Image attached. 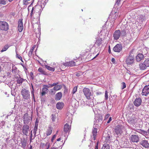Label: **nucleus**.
<instances>
[{"label":"nucleus","mask_w":149,"mask_h":149,"mask_svg":"<svg viewBox=\"0 0 149 149\" xmlns=\"http://www.w3.org/2000/svg\"><path fill=\"white\" fill-rule=\"evenodd\" d=\"M42 10V8L41 6L38 4L32 8L30 13V15L32 16L33 15H34L37 17H39Z\"/></svg>","instance_id":"obj_1"},{"label":"nucleus","mask_w":149,"mask_h":149,"mask_svg":"<svg viewBox=\"0 0 149 149\" xmlns=\"http://www.w3.org/2000/svg\"><path fill=\"white\" fill-rule=\"evenodd\" d=\"M125 127L121 125H118L114 128V132L117 135H121L125 131Z\"/></svg>","instance_id":"obj_2"},{"label":"nucleus","mask_w":149,"mask_h":149,"mask_svg":"<svg viewBox=\"0 0 149 149\" xmlns=\"http://www.w3.org/2000/svg\"><path fill=\"white\" fill-rule=\"evenodd\" d=\"M139 67L140 69L144 70L147 67H149V58L146 59L143 63L139 64Z\"/></svg>","instance_id":"obj_3"},{"label":"nucleus","mask_w":149,"mask_h":149,"mask_svg":"<svg viewBox=\"0 0 149 149\" xmlns=\"http://www.w3.org/2000/svg\"><path fill=\"white\" fill-rule=\"evenodd\" d=\"M21 93L23 99L28 100L29 98L30 92L29 91L25 88H23L22 89Z\"/></svg>","instance_id":"obj_4"},{"label":"nucleus","mask_w":149,"mask_h":149,"mask_svg":"<svg viewBox=\"0 0 149 149\" xmlns=\"http://www.w3.org/2000/svg\"><path fill=\"white\" fill-rule=\"evenodd\" d=\"M134 61V55L130 54L129 56L127 57L125 62L127 65H131L133 64Z\"/></svg>","instance_id":"obj_5"},{"label":"nucleus","mask_w":149,"mask_h":149,"mask_svg":"<svg viewBox=\"0 0 149 149\" xmlns=\"http://www.w3.org/2000/svg\"><path fill=\"white\" fill-rule=\"evenodd\" d=\"M127 120L130 124L135 125L137 123L138 119L136 116L132 115L131 116L128 118Z\"/></svg>","instance_id":"obj_6"},{"label":"nucleus","mask_w":149,"mask_h":149,"mask_svg":"<svg viewBox=\"0 0 149 149\" xmlns=\"http://www.w3.org/2000/svg\"><path fill=\"white\" fill-rule=\"evenodd\" d=\"M9 29L8 23L4 21H0V29L6 31Z\"/></svg>","instance_id":"obj_7"},{"label":"nucleus","mask_w":149,"mask_h":149,"mask_svg":"<svg viewBox=\"0 0 149 149\" xmlns=\"http://www.w3.org/2000/svg\"><path fill=\"white\" fill-rule=\"evenodd\" d=\"M83 92L86 99L90 100L91 98V92L89 89L87 88H84L83 90Z\"/></svg>","instance_id":"obj_8"},{"label":"nucleus","mask_w":149,"mask_h":149,"mask_svg":"<svg viewBox=\"0 0 149 149\" xmlns=\"http://www.w3.org/2000/svg\"><path fill=\"white\" fill-rule=\"evenodd\" d=\"M110 18L111 21L114 22L115 20L118 17V13L117 12H113L112 11L110 15Z\"/></svg>","instance_id":"obj_9"},{"label":"nucleus","mask_w":149,"mask_h":149,"mask_svg":"<svg viewBox=\"0 0 149 149\" xmlns=\"http://www.w3.org/2000/svg\"><path fill=\"white\" fill-rule=\"evenodd\" d=\"M58 84V82L54 83L52 84H49V85L48 87H52L53 86V90L56 91H57L61 89L62 88V86L61 85H57Z\"/></svg>","instance_id":"obj_10"},{"label":"nucleus","mask_w":149,"mask_h":149,"mask_svg":"<svg viewBox=\"0 0 149 149\" xmlns=\"http://www.w3.org/2000/svg\"><path fill=\"white\" fill-rule=\"evenodd\" d=\"M72 122V120L70 119L68 123H67L64 125V131L66 133H67L70 131L71 126V124Z\"/></svg>","instance_id":"obj_11"},{"label":"nucleus","mask_w":149,"mask_h":149,"mask_svg":"<svg viewBox=\"0 0 149 149\" xmlns=\"http://www.w3.org/2000/svg\"><path fill=\"white\" fill-rule=\"evenodd\" d=\"M123 47L122 45L121 44H117L115 46H114L113 48V51L119 53L122 50Z\"/></svg>","instance_id":"obj_12"},{"label":"nucleus","mask_w":149,"mask_h":149,"mask_svg":"<svg viewBox=\"0 0 149 149\" xmlns=\"http://www.w3.org/2000/svg\"><path fill=\"white\" fill-rule=\"evenodd\" d=\"M149 94V85L146 86L142 90L141 94L142 95L147 96Z\"/></svg>","instance_id":"obj_13"},{"label":"nucleus","mask_w":149,"mask_h":149,"mask_svg":"<svg viewBox=\"0 0 149 149\" xmlns=\"http://www.w3.org/2000/svg\"><path fill=\"white\" fill-rule=\"evenodd\" d=\"M18 24V30L19 32H21L22 31L23 28L22 19H19V20Z\"/></svg>","instance_id":"obj_14"},{"label":"nucleus","mask_w":149,"mask_h":149,"mask_svg":"<svg viewBox=\"0 0 149 149\" xmlns=\"http://www.w3.org/2000/svg\"><path fill=\"white\" fill-rule=\"evenodd\" d=\"M63 65L65 66L73 67L76 66V62L73 61H71L65 63H63Z\"/></svg>","instance_id":"obj_15"},{"label":"nucleus","mask_w":149,"mask_h":149,"mask_svg":"<svg viewBox=\"0 0 149 149\" xmlns=\"http://www.w3.org/2000/svg\"><path fill=\"white\" fill-rule=\"evenodd\" d=\"M50 147V143L48 142H42L40 143V148L42 149H48Z\"/></svg>","instance_id":"obj_16"},{"label":"nucleus","mask_w":149,"mask_h":149,"mask_svg":"<svg viewBox=\"0 0 149 149\" xmlns=\"http://www.w3.org/2000/svg\"><path fill=\"white\" fill-rule=\"evenodd\" d=\"M121 32L120 30H116L113 34L114 39L115 40H117L120 37Z\"/></svg>","instance_id":"obj_17"},{"label":"nucleus","mask_w":149,"mask_h":149,"mask_svg":"<svg viewBox=\"0 0 149 149\" xmlns=\"http://www.w3.org/2000/svg\"><path fill=\"white\" fill-rule=\"evenodd\" d=\"M142 102V100L141 98H137L134 101L133 103L135 106L138 107L141 105Z\"/></svg>","instance_id":"obj_18"},{"label":"nucleus","mask_w":149,"mask_h":149,"mask_svg":"<svg viewBox=\"0 0 149 149\" xmlns=\"http://www.w3.org/2000/svg\"><path fill=\"white\" fill-rule=\"evenodd\" d=\"M29 127V126L27 125H24L23 126L22 128V132L24 135L26 136L27 135Z\"/></svg>","instance_id":"obj_19"},{"label":"nucleus","mask_w":149,"mask_h":149,"mask_svg":"<svg viewBox=\"0 0 149 149\" xmlns=\"http://www.w3.org/2000/svg\"><path fill=\"white\" fill-rule=\"evenodd\" d=\"M130 140L132 142H137L139 141V138L137 135H133L131 136Z\"/></svg>","instance_id":"obj_20"},{"label":"nucleus","mask_w":149,"mask_h":149,"mask_svg":"<svg viewBox=\"0 0 149 149\" xmlns=\"http://www.w3.org/2000/svg\"><path fill=\"white\" fill-rule=\"evenodd\" d=\"M30 117L28 114H25L23 116L24 123L25 124H28L30 122Z\"/></svg>","instance_id":"obj_21"},{"label":"nucleus","mask_w":149,"mask_h":149,"mask_svg":"<svg viewBox=\"0 0 149 149\" xmlns=\"http://www.w3.org/2000/svg\"><path fill=\"white\" fill-rule=\"evenodd\" d=\"M144 56L142 54H139L136 57V60L137 61H140L142 60Z\"/></svg>","instance_id":"obj_22"},{"label":"nucleus","mask_w":149,"mask_h":149,"mask_svg":"<svg viewBox=\"0 0 149 149\" xmlns=\"http://www.w3.org/2000/svg\"><path fill=\"white\" fill-rule=\"evenodd\" d=\"M52 132V128L50 126L48 127L46 131V134L47 136L51 134Z\"/></svg>","instance_id":"obj_23"},{"label":"nucleus","mask_w":149,"mask_h":149,"mask_svg":"<svg viewBox=\"0 0 149 149\" xmlns=\"http://www.w3.org/2000/svg\"><path fill=\"white\" fill-rule=\"evenodd\" d=\"M141 144L145 148H148L149 147V144L148 143V141L146 140H143L141 141Z\"/></svg>","instance_id":"obj_24"},{"label":"nucleus","mask_w":149,"mask_h":149,"mask_svg":"<svg viewBox=\"0 0 149 149\" xmlns=\"http://www.w3.org/2000/svg\"><path fill=\"white\" fill-rule=\"evenodd\" d=\"M102 39L99 38L97 39L95 43V44L98 47H99L102 42Z\"/></svg>","instance_id":"obj_25"},{"label":"nucleus","mask_w":149,"mask_h":149,"mask_svg":"<svg viewBox=\"0 0 149 149\" xmlns=\"http://www.w3.org/2000/svg\"><path fill=\"white\" fill-rule=\"evenodd\" d=\"M62 97V94L61 92L58 93L55 95V99L56 100H59Z\"/></svg>","instance_id":"obj_26"},{"label":"nucleus","mask_w":149,"mask_h":149,"mask_svg":"<svg viewBox=\"0 0 149 149\" xmlns=\"http://www.w3.org/2000/svg\"><path fill=\"white\" fill-rule=\"evenodd\" d=\"M64 106V104L62 102H58L56 104V107L58 109H62Z\"/></svg>","instance_id":"obj_27"},{"label":"nucleus","mask_w":149,"mask_h":149,"mask_svg":"<svg viewBox=\"0 0 149 149\" xmlns=\"http://www.w3.org/2000/svg\"><path fill=\"white\" fill-rule=\"evenodd\" d=\"M97 130L96 128H94L93 130L92 134L93 136V140H95L96 139V136L97 135Z\"/></svg>","instance_id":"obj_28"},{"label":"nucleus","mask_w":149,"mask_h":149,"mask_svg":"<svg viewBox=\"0 0 149 149\" xmlns=\"http://www.w3.org/2000/svg\"><path fill=\"white\" fill-rule=\"evenodd\" d=\"M27 143L26 140L25 139H24L21 141V145L20 146L23 148H25L26 146Z\"/></svg>","instance_id":"obj_29"},{"label":"nucleus","mask_w":149,"mask_h":149,"mask_svg":"<svg viewBox=\"0 0 149 149\" xmlns=\"http://www.w3.org/2000/svg\"><path fill=\"white\" fill-rule=\"evenodd\" d=\"M45 67L48 70L52 72H54L55 70V68L51 67L47 65H45Z\"/></svg>","instance_id":"obj_30"},{"label":"nucleus","mask_w":149,"mask_h":149,"mask_svg":"<svg viewBox=\"0 0 149 149\" xmlns=\"http://www.w3.org/2000/svg\"><path fill=\"white\" fill-rule=\"evenodd\" d=\"M82 59L81 57H79L77 59H74L76 62V66L79 65L81 63Z\"/></svg>","instance_id":"obj_31"},{"label":"nucleus","mask_w":149,"mask_h":149,"mask_svg":"<svg viewBox=\"0 0 149 149\" xmlns=\"http://www.w3.org/2000/svg\"><path fill=\"white\" fill-rule=\"evenodd\" d=\"M36 47V45H33L30 49L28 54V55L29 56L31 57L32 56V52L33 51V49Z\"/></svg>","instance_id":"obj_32"},{"label":"nucleus","mask_w":149,"mask_h":149,"mask_svg":"<svg viewBox=\"0 0 149 149\" xmlns=\"http://www.w3.org/2000/svg\"><path fill=\"white\" fill-rule=\"evenodd\" d=\"M38 72L40 73L41 74L46 75L47 73L42 68H39L38 70Z\"/></svg>","instance_id":"obj_33"},{"label":"nucleus","mask_w":149,"mask_h":149,"mask_svg":"<svg viewBox=\"0 0 149 149\" xmlns=\"http://www.w3.org/2000/svg\"><path fill=\"white\" fill-rule=\"evenodd\" d=\"M110 146L109 144L106 143L103 145L101 149H110Z\"/></svg>","instance_id":"obj_34"},{"label":"nucleus","mask_w":149,"mask_h":149,"mask_svg":"<svg viewBox=\"0 0 149 149\" xmlns=\"http://www.w3.org/2000/svg\"><path fill=\"white\" fill-rule=\"evenodd\" d=\"M43 88L42 89V91H45L46 92H47L48 91V89L47 88H48V86L47 85H44L43 86Z\"/></svg>","instance_id":"obj_35"},{"label":"nucleus","mask_w":149,"mask_h":149,"mask_svg":"<svg viewBox=\"0 0 149 149\" xmlns=\"http://www.w3.org/2000/svg\"><path fill=\"white\" fill-rule=\"evenodd\" d=\"M9 46H8V45H5L3 48L1 52H2L6 51L7 49L9 48Z\"/></svg>","instance_id":"obj_36"},{"label":"nucleus","mask_w":149,"mask_h":149,"mask_svg":"<svg viewBox=\"0 0 149 149\" xmlns=\"http://www.w3.org/2000/svg\"><path fill=\"white\" fill-rule=\"evenodd\" d=\"M93 47V46L92 45L88 46L86 47V49L87 50L86 52L90 51Z\"/></svg>","instance_id":"obj_37"},{"label":"nucleus","mask_w":149,"mask_h":149,"mask_svg":"<svg viewBox=\"0 0 149 149\" xmlns=\"http://www.w3.org/2000/svg\"><path fill=\"white\" fill-rule=\"evenodd\" d=\"M30 0H23V4L25 5L29 4L30 3L29 2V1Z\"/></svg>","instance_id":"obj_38"},{"label":"nucleus","mask_w":149,"mask_h":149,"mask_svg":"<svg viewBox=\"0 0 149 149\" xmlns=\"http://www.w3.org/2000/svg\"><path fill=\"white\" fill-rule=\"evenodd\" d=\"M7 1L5 0H0V4L5 5L7 3Z\"/></svg>","instance_id":"obj_39"},{"label":"nucleus","mask_w":149,"mask_h":149,"mask_svg":"<svg viewBox=\"0 0 149 149\" xmlns=\"http://www.w3.org/2000/svg\"><path fill=\"white\" fill-rule=\"evenodd\" d=\"M23 81V79L21 78H19L17 80V83L19 84H22Z\"/></svg>","instance_id":"obj_40"},{"label":"nucleus","mask_w":149,"mask_h":149,"mask_svg":"<svg viewBox=\"0 0 149 149\" xmlns=\"http://www.w3.org/2000/svg\"><path fill=\"white\" fill-rule=\"evenodd\" d=\"M121 84L122 85L121 87L122 89H123L126 87V85L124 82H123Z\"/></svg>","instance_id":"obj_41"},{"label":"nucleus","mask_w":149,"mask_h":149,"mask_svg":"<svg viewBox=\"0 0 149 149\" xmlns=\"http://www.w3.org/2000/svg\"><path fill=\"white\" fill-rule=\"evenodd\" d=\"M77 91V86H75L73 88L72 91V93L73 94H74L75 93V92Z\"/></svg>","instance_id":"obj_42"},{"label":"nucleus","mask_w":149,"mask_h":149,"mask_svg":"<svg viewBox=\"0 0 149 149\" xmlns=\"http://www.w3.org/2000/svg\"><path fill=\"white\" fill-rule=\"evenodd\" d=\"M105 100H107L108 98V92L107 91H105Z\"/></svg>","instance_id":"obj_43"},{"label":"nucleus","mask_w":149,"mask_h":149,"mask_svg":"<svg viewBox=\"0 0 149 149\" xmlns=\"http://www.w3.org/2000/svg\"><path fill=\"white\" fill-rule=\"evenodd\" d=\"M37 129L38 127L36 126H34L33 132L35 134H36Z\"/></svg>","instance_id":"obj_44"},{"label":"nucleus","mask_w":149,"mask_h":149,"mask_svg":"<svg viewBox=\"0 0 149 149\" xmlns=\"http://www.w3.org/2000/svg\"><path fill=\"white\" fill-rule=\"evenodd\" d=\"M121 33V34L123 36H124L126 34V30L124 29H123V30L122 31Z\"/></svg>","instance_id":"obj_45"},{"label":"nucleus","mask_w":149,"mask_h":149,"mask_svg":"<svg viewBox=\"0 0 149 149\" xmlns=\"http://www.w3.org/2000/svg\"><path fill=\"white\" fill-rule=\"evenodd\" d=\"M17 57L22 62H23L22 57L19 55L17 54Z\"/></svg>","instance_id":"obj_46"},{"label":"nucleus","mask_w":149,"mask_h":149,"mask_svg":"<svg viewBox=\"0 0 149 149\" xmlns=\"http://www.w3.org/2000/svg\"><path fill=\"white\" fill-rule=\"evenodd\" d=\"M52 119L53 121H54L56 119L55 116L53 114L52 115Z\"/></svg>","instance_id":"obj_47"},{"label":"nucleus","mask_w":149,"mask_h":149,"mask_svg":"<svg viewBox=\"0 0 149 149\" xmlns=\"http://www.w3.org/2000/svg\"><path fill=\"white\" fill-rule=\"evenodd\" d=\"M33 135L32 134V131H31V135L30 136V142L31 143L32 141V138Z\"/></svg>","instance_id":"obj_48"},{"label":"nucleus","mask_w":149,"mask_h":149,"mask_svg":"<svg viewBox=\"0 0 149 149\" xmlns=\"http://www.w3.org/2000/svg\"><path fill=\"white\" fill-rule=\"evenodd\" d=\"M82 74V73L81 72H79V73H77L76 74V75L77 76L79 77Z\"/></svg>","instance_id":"obj_49"},{"label":"nucleus","mask_w":149,"mask_h":149,"mask_svg":"<svg viewBox=\"0 0 149 149\" xmlns=\"http://www.w3.org/2000/svg\"><path fill=\"white\" fill-rule=\"evenodd\" d=\"M42 92L41 93V95L42 96H43L44 95L47 93V92L43 91H42Z\"/></svg>","instance_id":"obj_50"},{"label":"nucleus","mask_w":149,"mask_h":149,"mask_svg":"<svg viewBox=\"0 0 149 149\" xmlns=\"http://www.w3.org/2000/svg\"><path fill=\"white\" fill-rule=\"evenodd\" d=\"M95 149H98V143L97 142L95 146Z\"/></svg>","instance_id":"obj_51"},{"label":"nucleus","mask_w":149,"mask_h":149,"mask_svg":"<svg viewBox=\"0 0 149 149\" xmlns=\"http://www.w3.org/2000/svg\"><path fill=\"white\" fill-rule=\"evenodd\" d=\"M56 135H54L52 137V142H53V140H54L56 138Z\"/></svg>","instance_id":"obj_52"},{"label":"nucleus","mask_w":149,"mask_h":149,"mask_svg":"<svg viewBox=\"0 0 149 149\" xmlns=\"http://www.w3.org/2000/svg\"><path fill=\"white\" fill-rule=\"evenodd\" d=\"M38 121L37 120H36V121L35 122L34 126H36L38 127Z\"/></svg>","instance_id":"obj_53"},{"label":"nucleus","mask_w":149,"mask_h":149,"mask_svg":"<svg viewBox=\"0 0 149 149\" xmlns=\"http://www.w3.org/2000/svg\"><path fill=\"white\" fill-rule=\"evenodd\" d=\"M34 88H33V90H32L31 91V93L32 94V95L33 96V98H34Z\"/></svg>","instance_id":"obj_54"},{"label":"nucleus","mask_w":149,"mask_h":149,"mask_svg":"<svg viewBox=\"0 0 149 149\" xmlns=\"http://www.w3.org/2000/svg\"><path fill=\"white\" fill-rule=\"evenodd\" d=\"M121 0H116V3L118 5L120 3Z\"/></svg>","instance_id":"obj_55"},{"label":"nucleus","mask_w":149,"mask_h":149,"mask_svg":"<svg viewBox=\"0 0 149 149\" xmlns=\"http://www.w3.org/2000/svg\"><path fill=\"white\" fill-rule=\"evenodd\" d=\"M110 114L109 113L107 114L105 117V119H107L109 116Z\"/></svg>","instance_id":"obj_56"},{"label":"nucleus","mask_w":149,"mask_h":149,"mask_svg":"<svg viewBox=\"0 0 149 149\" xmlns=\"http://www.w3.org/2000/svg\"><path fill=\"white\" fill-rule=\"evenodd\" d=\"M108 51L109 53V54H111V48H110V46H109V49H108Z\"/></svg>","instance_id":"obj_57"},{"label":"nucleus","mask_w":149,"mask_h":149,"mask_svg":"<svg viewBox=\"0 0 149 149\" xmlns=\"http://www.w3.org/2000/svg\"><path fill=\"white\" fill-rule=\"evenodd\" d=\"M111 120V117H110L109 118V119L108 120V121L107 123H109Z\"/></svg>","instance_id":"obj_58"},{"label":"nucleus","mask_w":149,"mask_h":149,"mask_svg":"<svg viewBox=\"0 0 149 149\" xmlns=\"http://www.w3.org/2000/svg\"><path fill=\"white\" fill-rule=\"evenodd\" d=\"M115 58H112L111 59V61L112 62H114L115 61Z\"/></svg>","instance_id":"obj_59"},{"label":"nucleus","mask_w":149,"mask_h":149,"mask_svg":"<svg viewBox=\"0 0 149 149\" xmlns=\"http://www.w3.org/2000/svg\"><path fill=\"white\" fill-rule=\"evenodd\" d=\"M99 53H98L93 58V59H95V58L99 55Z\"/></svg>","instance_id":"obj_60"},{"label":"nucleus","mask_w":149,"mask_h":149,"mask_svg":"<svg viewBox=\"0 0 149 149\" xmlns=\"http://www.w3.org/2000/svg\"><path fill=\"white\" fill-rule=\"evenodd\" d=\"M51 91L52 93H53V94H55V93L54 92V91H53V89H51Z\"/></svg>","instance_id":"obj_61"},{"label":"nucleus","mask_w":149,"mask_h":149,"mask_svg":"<svg viewBox=\"0 0 149 149\" xmlns=\"http://www.w3.org/2000/svg\"><path fill=\"white\" fill-rule=\"evenodd\" d=\"M50 149H57V148H55L54 147H52V146Z\"/></svg>","instance_id":"obj_62"},{"label":"nucleus","mask_w":149,"mask_h":149,"mask_svg":"<svg viewBox=\"0 0 149 149\" xmlns=\"http://www.w3.org/2000/svg\"><path fill=\"white\" fill-rule=\"evenodd\" d=\"M32 149V146L31 145H30L29 147V149Z\"/></svg>","instance_id":"obj_63"},{"label":"nucleus","mask_w":149,"mask_h":149,"mask_svg":"<svg viewBox=\"0 0 149 149\" xmlns=\"http://www.w3.org/2000/svg\"><path fill=\"white\" fill-rule=\"evenodd\" d=\"M61 140V138H58V139H57V141H59Z\"/></svg>","instance_id":"obj_64"}]
</instances>
